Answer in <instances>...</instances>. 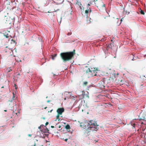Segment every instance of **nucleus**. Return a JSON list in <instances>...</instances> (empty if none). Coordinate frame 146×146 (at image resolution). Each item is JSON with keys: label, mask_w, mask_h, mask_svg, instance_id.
<instances>
[{"label": "nucleus", "mask_w": 146, "mask_h": 146, "mask_svg": "<svg viewBox=\"0 0 146 146\" xmlns=\"http://www.w3.org/2000/svg\"><path fill=\"white\" fill-rule=\"evenodd\" d=\"M81 126L88 132H90V131H97L98 129V125L97 124H95L92 121L84 122Z\"/></svg>", "instance_id": "1"}, {"label": "nucleus", "mask_w": 146, "mask_h": 146, "mask_svg": "<svg viewBox=\"0 0 146 146\" xmlns=\"http://www.w3.org/2000/svg\"><path fill=\"white\" fill-rule=\"evenodd\" d=\"M62 59L64 62L68 61L71 59L74 55L73 52L62 53L60 54Z\"/></svg>", "instance_id": "2"}, {"label": "nucleus", "mask_w": 146, "mask_h": 146, "mask_svg": "<svg viewBox=\"0 0 146 146\" xmlns=\"http://www.w3.org/2000/svg\"><path fill=\"white\" fill-rule=\"evenodd\" d=\"M97 71L98 70L96 69L95 68L94 69V70H93L92 68H91V70L88 68L86 70V73L90 77L93 76L95 75H97Z\"/></svg>", "instance_id": "3"}, {"label": "nucleus", "mask_w": 146, "mask_h": 146, "mask_svg": "<svg viewBox=\"0 0 146 146\" xmlns=\"http://www.w3.org/2000/svg\"><path fill=\"white\" fill-rule=\"evenodd\" d=\"M139 123L141 124L140 125V128L142 127V130L144 131L146 128V121L144 119L140 121Z\"/></svg>", "instance_id": "4"}, {"label": "nucleus", "mask_w": 146, "mask_h": 146, "mask_svg": "<svg viewBox=\"0 0 146 146\" xmlns=\"http://www.w3.org/2000/svg\"><path fill=\"white\" fill-rule=\"evenodd\" d=\"M106 79L103 78L99 82V86L102 88H104L105 87V85L106 84Z\"/></svg>", "instance_id": "5"}, {"label": "nucleus", "mask_w": 146, "mask_h": 146, "mask_svg": "<svg viewBox=\"0 0 146 146\" xmlns=\"http://www.w3.org/2000/svg\"><path fill=\"white\" fill-rule=\"evenodd\" d=\"M65 94L68 95V98H72V99H74V100H76L74 98H76V97H77L76 96H73L71 94V93L70 92H66V94H65Z\"/></svg>", "instance_id": "6"}, {"label": "nucleus", "mask_w": 146, "mask_h": 146, "mask_svg": "<svg viewBox=\"0 0 146 146\" xmlns=\"http://www.w3.org/2000/svg\"><path fill=\"white\" fill-rule=\"evenodd\" d=\"M97 75H95V77L94 78V81L96 82H97L98 80L101 79V76H102V75H100L99 74H97Z\"/></svg>", "instance_id": "7"}, {"label": "nucleus", "mask_w": 146, "mask_h": 146, "mask_svg": "<svg viewBox=\"0 0 146 146\" xmlns=\"http://www.w3.org/2000/svg\"><path fill=\"white\" fill-rule=\"evenodd\" d=\"M64 111V109L63 108H59L57 110V112L59 115H61Z\"/></svg>", "instance_id": "8"}, {"label": "nucleus", "mask_w": 146, "mask_h": 146, "mask_svg": "<svg viewBox=\"0 0 146 146\" xmlns=\"http://www.w3.org/2000/svg\"><path fill=\"white\" fill-rule=\"evenodd\" d=\"M131 125L132 126V128H135L136 127L140 128V125L137 123H131Z\"/></svg>", "instance_id": "9"}, {"label": "nucleus", "mask_w": 146, "mask_h": 146, "mask_svg": "<svg viewBox=\"0 0 146 146\" xmlns=\"http://www.w3.org/2000/svg\"><path fill=\"white\" fill-rule=\"evenodd\" d=\"M54 2L57 5H59L62 3L64 0H54Z\"/></svg>", "instance_id": "10"}, {"label": "nucleus", "mask_w": 146, "mask_h": 146, "mask_svg": "<svg viewBox=\"0 0 146 146\" xmlns=\"http://www.w3.org/2000/svg\"><path fill=\"white\" fill-rule=\"evenodd\" d=\"M129 60H133L134 59V56L133 54H130L129 57Z\"/></svg>", "instance_id": "11"}, {"label": "nucleus", "mask_w": 146, "mask_h": 146, "mask_svg": "<svg viewBox=\"0 0 146 146\" xmlns=\"http://www.w3.org/2000/svg\"><path fill=\"white\" fill-rule=\"evenodd\" d=\"M3 34L6 37V38H8L9 36V34L7 32H3Z\"/></svg>", "instance_id": "12"}, {"label": "nucleus", "mask_w": 146, "mask_h": 146, "mask_svg": "<svg viewBox=\"0 0 146 146\" xmlns=\"http://www.w3.org/2000/svg\"><path fill=\"white\" fill-rule=\"evenodd\" d=\"M44 134H43L42 133V135H41L40 134V136L41 137H42V138H44L45 137H48V134H46V133H44Z\"/></svg>", "instance_id": "13"}, {"label": "nucleus", "mask_w": 146, "mask_h": 146, "mask_svg": "<svg viewBox=\"0 0 146 146\" xmlns=\"http://www.w3.org/2000/svg\"><path fill=\"white\" fill-rule=\"evenodd\" d=\"M139 11L140 12L141 14L142 15L144 14V12L143 10L141 9H139Z\"/></svg>", "instance_id": "14"}, {"label": "nucleus", "mask_w": 146, "mask_h": 146, "mask_svg": "<svg viewBox=\"0 0 146 146\" xmlns=\"http://www.w3.org/2000/svg\"><path fill=\"white\" fill-rule=\"evenodd\" d=\"M59 114H58L56 116V119L55 120V121H56L57 120H58V121H59L60 120V119L59 118L60 116L59 115Z\"/></svg>", "instance_id": "15"}, {"label": "nucleus", "mask_w": 146, "mask_h": 146, "mask_svg": "<svg viewBox=\"0 0 146 146\" xmlns=\"http://www.w3.org/2000/svg\"><path fill=\"white\" fill-rule=\"evenodd\" d=\"M56 55H57V54H54L52 55V60H54V58L56 56Z\"/></svg>", "instance_id": "16"}, {"label": "nucleus", "mask_w": 146, "mask_h": 146, "mask_svg": "<svg viewBox=\"0 0 146 146\" xmlns=\"http://www.w3.org/2000/svg\"><path fill=\"white\" fill-rule=\"evenodd\" d=\"M77 3H78V5H79V8L80 9H82V8L81 6V4L79 3L78 1L77 2Z\"/></svg>", "instance_id": "17"}, {"label": "nucleus", "mask_w": 146, "mask_h": 146, "mask_svg": "<svg viewBox=\"0 0 146 146\" xmlns=\"http://www.w3.org/2000/svg\"><path fill=\"white\" fill-rule=\"evenodd\" d=\"M50 1L49 0H47V1L46 2V3H44V4H45V5L46 6L49 3Z\"/></svg>", "instance_id": "18"}, {"label": "nucleus", "mask_w": 146, "mask_h": 146, "mask_svg": "<svg viewBox=\"0 0 146 146\" xmlns=\"http://www.w3.org/2000/svg\"><path fill=\"white\" fill-rule=\"evenodd\" d=\"M8 72H10L11 70H12V69L11 68H8L7 69Z\"/></svg>", "instance_id": "19"}, {"label": "nucleus", "mask_w": 146, "mask_h": 146, "mask_svg": "<svg viewBox=\"0 0 146 146\" xmlns=\"http://www.w3.org/2000/svg\"><path fill=\"white\" fill-rule=\"evenodd\" d=\"M66 129H70V125H67L65 127Z\"/></svg>", "instance_id": "20"}, {"label": "nucleus", "mask_w": 146, "mask_h": 146, "mask_svg": "<svg viewBox=\"0 0 146 146\" xmlns=\"http://www.w3.org/2000/svg\"><path fill=\"white\" fill-rule=\"evenodd\" d=\"M89 10H86L85 11V13L86 14V15L88 16V11Z\"/></svg>", "instance_id": "21"}, {"label": "nucleus", "mask_w": 146, "mask_h": 146, "mask_svg": "<svg viewBox=\"0 0 146 146\" xmlns=\"http://www.w3.org/2000/svg\"><path fill=\"white\" fill-rule=\"evenodd\" d=\"M54 83V81H51L50 82V84L51 85H53Z\"/></svg>", "instance_id": "22"}, {"label": "nucleus", "mask_w": 146, "mask_h": 146, "mask_svg": "<svg viewBox=\"0 0 146 146\" xmlns=\"http://www.w3.org/2000/svg\"><path fill=\"white\" fill-rule=\"evenodd\" d=\"M84 92H82V94H81V95H82V96L83 98L84 97Z\"/></svg>", "instance_id": "23"}, {"label": "nucleus", "mask_w": 146, "mask_h": 146, "mask_svg": "<svg viewBox=\"0 0 146 146\" xmlns=\"http://www.w3.org/2000/svg\"><path fill=\"white\" fill-rule=\"evenodd\" d=\"M88 82H84V84L85 85H86V84H87Z\"/></svg>", "instance_id": "24"}, {"label": "nucleus", "mask_w": 146, "mask_h": 146, "mask_svg": "<svg viewBox=\"0 0 146 146\" xmlns=\"http://www.w3.org/2000/svg\"><path fill=\"white\" fill-rule=\"evenodd\" d=\"M108 104L110 105V107H111L112 106V105L111 104V103H108Z\"/></svg>", "instance_id": "25"}, {"label": "nucleus", "mask_w": 146, "mask_h": 146, "mask_svg": "<svg viewBox=\"0 0 146 146\" xmlns=\"http://www.w3.org/2000/svg\"><path fill=\"white\" fill-rule=\"evenodd\" d=\"M105 40V39L104 38H102L101 40V41H104Z\"/></svg>", "instance_id": "26"}, {"label": "nucleus", "mask_w": 146, "mask_h": 146, "mask_svg": "<svg viewBox=\"0 0 146 146\" xmlns=\"http://www.w3.org/2000/svg\"><path fill=\"white\" fill-rule=\"evenodd\" d=\"M72 33H71L70 32V33H68V35H70Z\"/></svg>", "instance_id": "27"}, {"label": "nucleus", "mask_w": 146, "mask_h": 146, "mask_svg": "<svg viewBox=\"0 0 146 146\" xmlns=\"http://www.w3.org/2000/svg\"><path fill=\"white\" fill-rule=\"evenodd\" d=\"M15 1V0H11V2L13 3V2H14Z\"/></svg>", "instance_id": "28"}, {"label": "nucleus", "mask_w": 146, "mask_h": 146, "mask_svg": "<svg viewBox=\"0 0 146 146\" xmlns=\"http://www.w3.org/2000/svg\"><path fill=\"white\" fill-rule=\"evenodd\" d=\"M105 4H104L102 6V7H105Z\"/></svg>", "instance_id": "29"}, {"label": "nucleus", "mask_w": 146, "mask_h": 146, "mask_svg": "<svg viewBox=\"0 0 146 146\" xmlns=\"http://www.w3.org/2000/svg\"><path fill=\"white\" fill-rule=\"evenodd\" d=\"M28 135L29 136V137H31V134H28Z\"/></svg>", "instance_id": "30"}, {"label": "nucleus", "mask_w": 146, "mask_h": 146, "mask_svg": "<svg viewBox=\"0 0 146 146\" xmlns=\"http://www.w3.org/2000/svg\"><path fill=\"white\" fill-rule=\"evenodd\" d=\"M48 122H47L46 123V125H48Z\"/></svg>", "instance_id": "31"}, {"label": "nucleus", "mask_w": 146, "mask_h": 146, "mask_svg": "<svg viewBox=\"0 0 146 146\" xmlns=\"http://www.w3.org/2000/svg\"><path fill=\"white\" fill-rule=\"evenodd\" d=\"M50 102V100H48L47 101V102L48 103V102Z\"/></svg>", "instance_id": "32"}, {"label": "nucleus", "mask_w": 146, "mask_h": 146, "mask_svg": "<svg viewBox=\"0 0 146 146\" xmlns=\"http://www.w3.org/2000/svg\"><path fill=\"white\" fill-rule=\"evenodd\" d=\"M51 127L52 128H54V127L53 126H51Z\"/></svg>", "instance_id": "33"}, {"label": "nucleus", "mask_w": 146, "mask_h": 146, "mask_svg": "<svg viewBox=\"0 0 146 146\" xmlns=\"http://www.w3.org/2000/svg\"><path fill=\"white\" fill-rule=\"evenodd\" d=\"M8 1V0H5V1Z\"/></svg>", "instance_id": "34"}, {"label": "nucleus", "mask_w": 146, "mask_h": 146, "mask_svg": "<svg viewBox=\"0 0 146 146\" xmlns=\"http://www.w3.org/2000/svg\"><path fill=\"white\" fill-rule=\"evenodd\" d=\"M88 6H89L90 5L89 4H88Z\"/></svg>", "instance_id": "35"}, {"label": "nucleus", "mask_w": 146, "mask_h": 146, "mask_svg": "<svg viewBox=\"0 0 146 146\" xmlns=\"http://www.w3.org/2000/svg\"><path fill=\"white\" fill-rule=\"evenodd\" d=\"M123 19V18L121 19V21L122 20V19Z\"/></svg>", "instance_id": "36"}, {"label": "nucleus", "mask_w": 146, "mask_h": 146, "mask_svg": "<svg viewBox=\"0 0 146 146\" xmlns=\"http://www.w3.org/2000/svg\"><path fill=\"white\" fill-rule=\"evenodd\" d=\"M58 10H59V9H57L56 11H55V12H56V11H58Z\"/></svg>", "instance_id": "37"}, {"label": "nucleus", "mask_w": 146, "mask_h": 146, "mask_svg": "<svg viewBox=\"0 0 146 146\" xmlns=\"http://www.w3.org/2000/svg\"><path fill=\"white\" fill-rule=\"evenodd\" d=\"M4 111H7V110H4Z\"/></svg>", "instance_id": "38"}, {"label": "nucleus", "mask_w": 146, "mask_h": 146, "mask_svg": "<svg viewBox=\"0 0 146 146\" xmlns=\"http://www.w3.org/2000/svg\"><path fill=\"white\" fill-rule=\"evenodd\" d=\"M78 108H79V109H80V106H79Z\"/></svg>", "instance_id": "39"}, {"label": "nucleus", "mask_w": 146, "mask_h": 146, "mask_svg": "<svg viewBox=\"0 0 146 146\" xmlns=\"http://www.w3.org/2000/svg\"><path fill=\"white\" fill-rule=\"evenodd\" d=\"M13 97H14V94H13Z\"/></svg>", "instance_id": "40"}, {"label": "nucleus", "mask_w": 146, "mask_h": 146, "mask_svg": "<svg viewBox=\"0 0 146 146\" xmlns=\"http://www.w3.org/2000/svg\"><path fill=\"white\" fill-rule=\"evenodd\" d=\"M48 13H50V12L49 11H48Z\"/></svg>", "instance_id": "41"}, {"label": "nucleus", "mask_w": 146, "mask_h": 146, "mask_svg": "<svg viewBox=\"0 0 146 146\" xmlns=\"http://www.w3.org/2000/svg\"><path fill=\"white\" fill-rule=\"evenodd\" d=\"M66 99V98H65V100Z\"/></svg>", "instance_id": "42"}, {"label": "nucleus", "mask_w": 146, "mask_h": 146, "mask_svg": "<svg viewBox=\"0 0 146 146\" xmlns=\"http://www.w3.org/2000/svg\"><path fill=\"white\" fill-rule=\"evenodd\" d=\"M91 10H90V12H91Z\"/></svg>", "instance_id": "43"}, {"label": "nucleus", "mask_w": 146, "mask_h": 146, "mask_svg": "<svg viewBox=\"0 0 146 146\" xmlns=\"http://www.w3.org/2000/svg\"><path fill=\"white\" fill-rule=\"evenodd\" d=\"M52 110H51V111H51V112L52 111Z\"/></svg>", "instance_id": "44"}]
</instances>
